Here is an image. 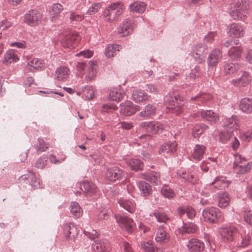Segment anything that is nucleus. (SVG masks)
Returning <instances> with one entry per match:
<instances>
[{"mask_svg": "<svg viewBox=\"0 0 252 252\" xmlns=\"http://www.w3.org/2000/svg\"><path fill=\"white\" fill-rule=\"evenodd\" d=\"M248 5L245 2L243 3L242 0H239L236 2L229 10V14L231 17L234 20H242L243 17L247 13Z\"/></svg>", "mask_w": 252, "mask_h": 252, "instance_id": "obj_1", "label": "nucleus"}, {"mask_svg": "<svg viewBox=\"0 0 252 252\" xmlns=\"http://www.w3.org/2000/svg\"><path fill=\"white\" fill-rule=\"evenodd\" d=\"M123 12V5L120 2L110 4L104 11L106 20L110 22L114 21Z\"/></svg>", "mask_w": 252, "mask_h": 252, "instance_id": "obj_2", "label": "nucleus"}, {"mask_svg": "<svg viewBox=\"0 0 252 252\" xmlns=\"http://www.w3.org/2000/svg\"><path fill=\"white\" fill-rule=\"evenodd\" d=\"M221 214L219 209L216 207L207 208L202 211V216L205 221L212 223L218 222Z\"/></svg>", "mask_w": 252, "mask_h": 252, "instance_id": "obj_3", "label": "nucleus"}, {"mask_svg": "<svg viewBox=\"0 0 252 252\" xmlns=\"http://www.w3.org/2000/svg\"><path fill=\"white\" fill-rule=\"evenodd\" d=\"M79 38L76 33L67 32L63 35L62 39V45L65 48H74L78 43Z\"/></svg>", "mask_w": 252, "mask_h": 252, "instance_id": "obj_4", "label": "nucleus"}, {"mask_svg": "<svg viewBox=\"0 0 252 252\" xmlns=\"http://www.w3.org/2000/svg\"><path fill=\"white\" fill-rule=\"evenodd\" d=\"M116 219L120 226L126 229L129 233H131L135 228V223L133 220L127 216L118 215Z\"/></svg>", "mask_w": 252, "mask_h": 252, "instance_id": "obj_5", "label": "nucleus"}, {"mask_svg": "<svg viewBox=\"0 0 252 252\" xmlns=\"http://www.w3.org/2000/svg\"><path fill=\"white\" fill-rule=\"evenodd\" d=\"M237 232V229L234 226L223 227L220 229L221 239L225 243L233 241Z\"/></svg>", "mask_w": 252, "mask_h": 252, "instance_id": "obj_6", "label": "nucleus"}, {"mask_svg": "<svg viewBox=\"0 0 252 252\" xmlns=\"http://www.w3.org/2000/svg\"><path fill=\"white\" fill-rule=\"evenodd\" d=\"M106 177L111 182L121 180L125 178V173L123 170L117 166H112L107 169Z\"/></svg>", "mask_w": 252, "mask_h": 252, "instance_id": "obj_7", "label": "nucleus"}, {"mask_svg": "<svg viewBox=\"0 0 252 252\" xmlns=\"http://www.w3.org/2000/svg\"><path fill=\"white\" fill-rule=\"evenodd\" d=\"M92 249L94 252H110L111 247L106 239H97L92 244Z\"/></svg>", "mask_w": 252, "mask_h": 252, "instance_id": "obj_8", "label": "nucleus"}, {"mask_svg": "<svg viewBox=\"0 0 252 252\" xmlns=\"http://www.w3.org/2000/svg\"><path fill=\"white\" fill-rule=\"evenodd\" d=\"M207 53V47L203 43L197 44L192 47L191 55L195 60L199 61L200 63L204 60L205 55Z\"/></svg>", "mask_w": 252, "mask_h": 252, "instance_id": "obj_9", "label": "nucleus"}, {"mask_svg": "<svg viewBox=\"0 0 252 252\" xmlns=\"http://www.w3.org/2000/svg\"><path fill=\"white\" fill-rule=\"evenodd\" d=\"M221 124L225 129L229 130V132H233L239 128L238 118L235 115L230 118L225 117L221 121Z\"/></svg>", "mask_w": 252, "mask_h": 252, "instance_id": "obj_10", "label": "nucleus"}, {"mask_svg": "<svg viewBox=\"0 0 252 252\" xmlns=\"http://www.w3.org/2000/svg\"><path fill=\"white\" fill-rule=\"evenodd\" d=\"M177 144L176 142H168L162 145L160 148L159 154L168 158L172 156L177 151Z\"/></svg>", "mask_w": 252, "mask_h": 252, "instance_id": "obj_11", "label": "nucleus"}, {"mask_svg": "<svg viewBox=\"0 0 252 252\" xmlns=\"http://www.w3.org/2000/svg\"><path fill=\"white\" fill-rule=\"evenodd\" d=\"M186 246L189 252H201L205 248L204 243L195 238L189 239Z\"/></svg>", "mask_w": 252, "mask_h": 252, "instance_id": "obj_12", "label": "nucleus"}, {"mask_svg": "<svg viewBox=\"0 0 252 252\" xmlns=\"http://www.w3.org/2000/svg\"><path fill=\"white\" fill-rule=\"evenodd\" d=\"M227 33L232 38L242 37L245 32L243 27L238 23H232L228 27Z\"/></svg>", "mask_w": 252, "mask_h": 252, "instance_id": "obj_13", "label": "nucleus"}, {"mask_svg": "<svg viewBox=\"0 0 252 252\" xmlns=\"http://www.w3.org/2000/svg\"><path fill=\"white\" fill-rule=\"evenodd\" d=\"M120 113L124 116H130L139 110V106L134 105L130 101H127L120 105Z\"/></svg>", "mask_w": 252, "mask_h": 252, "instance_id": "obj_14", "label": "nucleus"}, {"mask_svg": "<svg viewBox=\"0 0 252 252\" xmlns=\"http://www.w3.org/2000/svg\"><path fill=\"white\" fill-rule=\"evenodd\" d=\"M41 19V14L37 10H31L25 15V22L31 26H34Z\"/></svg>", "mask_w": 252, "mask_h": 252, "instance_id": "obj_15", "label": "nucleus"}, {"mask_svg": "<svg viewBox=\"0 0 252 252\" xmlns=\"http://www.w3.org/2000/svg\"><path fill=\"white\" fill-rule=\"evenodd\" d=\"M170 238V235L166 231L163 225H160L158 227L156 232L155 240L157 242L159 243H166L168 242Z\"/></svg>", "mask_w": 252, "mask_h": 252, "instance_id": "obj_16", "label": "nucleus"}, {"mask_svg": "<svg viewBox=\"0 0 252 252\" xmlns=\"http://www.w3.org/2000/svg\"><path fill=\"white\" fill-rule=\"evenodd\" d=\"M177 100V96H172L171 94L166 95L164 98L165 103L168 105L167 107L169 109H173L177 114H179L182 112V109L181 108L178 106Z\"/></svg>", "mask_w": 252, "mask_h": 252, "instance_id": "obj_17", "label": "nucleus"}, {"mask_svg": "<svg viewBox=\"0 0 252 252\" xmlns=\"http://www.w3.org/2000/svg\"><path fill=\"white\" fill-rule=\"evenodd\" d=\"M229 184V182L226 180L225 177L222 176L217 177L208 187L211 189H214L218 190H221L227 188Z\"/></svg>", "mask_w": 252, "mask_h": 252, "instance_id": "obj_18", "label": "nucleus"}, {"mask_svg": "<svg viewBox=\"0 0 252 252\" xmlns=\"http://www.w3.org/2000/svg\"><path fill=\"white\" fill-rule=\"evenodd\" d=\"M44 66V63L42 60L37 58H34L28 63L25 67L26 71L35 72L40 70Z\"/></svg>", "mask_w": 252, "mask_h": 252, "instance_id": "obj_19", "label": "nucleus"}, {"mask_svg": "<svg viewBox=\"0 0 252 252\" xmlns=\"http://www.w3.org/2000/svg\"><path fill=\"white\" fill-rule=\"evenodd\" d=\"M120 206L129 213H133L136 209V204L132 199L120 198L118 201Z\"/></svg>", "mask_w": 252, "mask_h": 252, "instance_id": "obj_20", "label": "nucleus"}, {"mask_svg": "<svg viewBox=\"0 0 252 252\" xmlns=\"http://www.w3.org/2000/svg\"><path fill=\"white\" fill-rule=\"evenodd\" d=\"M141 127L146 132L155 134L162 129L161 125L158 123L144 122L140 124Z\"/></svg>", "mask_w": 252, "mask_h": 252, "instance_id": "obj_21", "label": "nucleus"}, {"mask_svg": "<svg viewBox=\"0 0 252 252\" xmlns=\"http://www.w3.org/2000/svg\"><path fill=\"white\" fill-rule=\"evenodd\" d=\"M222 58V54L219 49L213 50L209 54L207 63L209 66H216Z\"/></svg>", "mask_w": 252, "mask_h": 252, "instance_id": "obj_22", "label": "nucleus"}, {"mask_svg": "<svg viewBox=\"0 0 252 252\" xmlns=\"http://www.w3.org/2000/svg\"><path fill=\"white\" fill-rule=\"evenodd\" d=\"M177 214L182 219L186 215L189 219H192L195 215V210L189 206H181L177 208Z\"/></svg>", "mask_w": 252, "mask_h": 252, "instance_id": "obj_23", "label": "nucleus"}, {"mask_svg": "<svg viewBox=\"0 0 252 252\" xmlns=\"http://www.w3.org/2000/svg\"><path fill=\"white\" fill-rule=\"evenodd\" d=\"M80 189L87 194L92 195L96 191V187L91 182L88 181H83L80 184Z\"/></svg>", "mask_w": 252, "mask_h": 252, "instance_id": "obj_24", "label": "nucleus"}, {"mask_svg": "<svg viewBox=\"0 0 252 252\" xmlns=\"http://www.w3.org/2000/svg\"><path fill=\"white\" fill-rule=\"evenodd\" d=\"M201 118L211 123H216L219 120L218 115L211 110H202L199 112Z\"/></svg>", "mask_w": 252, "mask_h": 252, "instance_id": "obj_25", "label": "nucleus"}, {"mask_svg": "<svg viewBox=\"0 0 252 252\" xmlns=\"http://www.w3.org/2000/svg\"><path fill=\"white\" fill-rule=\"evenodd\" d=\"M251 80V77L247 72L243 73L241 76L237 79H233L232 84L237 87L245 86L248 85Z\"/></svg>", "mask_w": 252, "mask_h": 252, "instance_id": "obj_26", "label": "nucleus"}, {"mask_svg": "<svg viewBox=\"0 0 252 252\" xmlns=\"http://www.w3.org/2000/svg\"><path fill=\"white\" fill-rule=\"evenodd\" d=\"M240 109L246 114L252 113V98H244L239 104Z\"/></svg>", "mask_w": 252, "mask_h": 252, "instance_id": "obj_27", "label": "nucleus"}, {"mask_svg": "<svg viewBox=\"0 0 252 252\" xmlns=\"http://www.w3.org/2000/svg\"><path fill=\"white\" fill-rule=\"evenodd\" d=\"M21 179L26 183L27 181L34 188H38L40 187L39 182L32 171H29L28 174L21 176Z\"/></svg>", "mask_w": 252, "mask_h": 252, "instance_id": "obj_28", "label": "nucleus"}, {"mask_svg": "<svg viewBox=\"0 0 252 252\" xmlns=\"http://www.w3.org/2000/svg\"><path fill=\"white\" fill-rule=\"evenodd\" d=\"M212 98V95L209 94L202 93L197 94L194 97H192L190 99L191 102L195 103L198 105H201L206 101Z\"/></svg>", "mask_w": 252, "mask_h": 252, "instance_id": "obj_29", "label": "nucleus"}, {"mask_svg": "<svg viewBox=\"0 0 252 252\" xmlns=\"http://www.w3.org/2000/svg\"><path fill=\"white\" fill-rule=\"evenodd\" d=\"M126 165L129 168L135 171L142 170L144 166L143 161L138 158H131L128 160L126 161Z\"/></svg>", "mask_w": 252, "mask_h": 252, "instance_id": "obj_30", "label": "nucleus"}, {"mask_svg": "<svg viewBox=\"0 0 252 252\" xmlns=\"http://www.w3.org/2000/svg\"><path fill=\"white\" fill-rule=\"evenodd\" d=\"M96 65L94 62L90 61L88 64V69L86 73L85 79L87 82L94 80L96 73Z\"/></svg>", "mask_w": 252, "mask_h": 252, "instance_id": "obj_31", "label": "nucleus"}, {"mask_svg": "<svg viewBox=\"0 0 252 252\" xmlns=\"http://www.w3.org/2000/svg\"><path fill=\"white\" fill-rule=\"evenodd\" d=\"M205 147L203 145L196 144L191 153V157L195 160H200L204 155Z\"/></svg>", "mask_w": 252, "mask_h": 252, "instance_id": "obj_32", "label": "nucleus"}, {"mask_svg": "<svg viewBox=\"0 0 252 252\" xmlns=\"http://www.w3.org/2000/svg\"><path fill=\"white\" fill-rule=\"evenodd\" d=\"M197 230V226L192 222L184 223L181 228H179V232L182 234L194 233Z\"/></svg>", "mask_w": 252, "mask_h": 252, "instance_id": "obj_33", "label": "nucleus"}, {"mask_svg": "<svg viewBox=\"0 0 252 252\" xmlns=\"http://www.w3.org/2000/svg\"><path fill=\"white\" fill-rule=\"evenodd\" d=\"M133 28L132 22L129 19H126L123 23L119 33L122 36H127L132 32Z\"/></svg>", "mask_w": 252, "mask_h": 252, "instance_id": "obj_34", "label": "nucleus"}, {"mask_svg": "<svg viewBox=\"0 0 252 252\" xmlns=\"http://www.w3.org/2000/svg\"><path fill=\"white\" fill-rule=\"evenodd\" d=\"M233 166L237 173L243 174L251 170L252 167V162H245L240 164H234Z\"/></svg>", "mask_w": 252, "mask_h": 252, "instance_id": "obj_35", "label": "nucleus"}, {"mask_svg": "<svg viewBox=\"0 0 252 252\" xmlns=\"http://www.w3.org/2000/svg\"><path fill=\"white\" fill-rule=\"evenodd\" d=\"M145 179L153 185H158L160 183V177L158 173L152 171L145 175Z\"/></svg>", "mask_w": 252, "mask_h": 252, "instance_id": "obj_36", "label": "nucleus"}, {"mask_svg": "<svg viewBox=\"0 0 252 252\" xmlns=\"http://www.w3.org/2000/svg\"><path fill=\"white\" fill-rule=\"evenodd\" d=\"M19 59L14 50H9L5 53L2 62L4 64H9L12 62H16Z\"/></svg>", "mask_w": 252, "mask_h": 252, "instance_id": "obj_37", "label": "nucleus"}, {"mask_svg": "<svg viewBox=\"0 0 252 252\" xmlns=\"http://www.w3.org/2000/svg\"><path fill=\"white\" fill-rule=\"evenodd\" d=\"M218 195V206L220 208L227 207L230 202V197L227 192H219Z\"/></svg>", "mask_w": 252, "mask_h": 252, "instance_id": "obj_38", "label": "nucleus"}, {"mask_svg": "<svg viewBox=\"0 0 252 252\" xmlns=\"http://www.w3.org/2000/svg\"><path fill=\"white\" fill-rule=\"evenodd\" d=\"M125 92L117 88L111 90L109 93V98L113 101H120L124 98Z\"/></svg>", "mask_w": 252, "mask_h": 252, "instance_id": "obj_39", "label": "nucleus"}, {"mask_svg": "<svg viewBox=\"0 0 252 252\" xmlns=\"http://www.w3.org/2000/svg\"><path fill=\"white\" fill-rule=\"evenodd\" d=\"M69 73V69L66 67H60L56 71V78L59 81H64L68 77Z\"/></svg>", "mask_w": 252, "mask_h": 252, "instance_id": "obj_40", "label": "nucleus"}, {"mask_svg": "<svg viewBox=\"0 0 252 252\" xmlns=\"http://www.w3.org/2000/svg\"><path fill=\"white\" fill-rule=\"evenodd\" d=\"M156 107L154 105L149 104L145 106L143 110L139 113L142 117H151L156 113Z\"/></svg>", "mask_w": 252, "mask_h": 252, "instance_id": "obj_41", "label": "nucleus"}, {"mask_svg": "<svg viewBox=\"0 0 252 252\" xmlns=\"http://www.w3.org/2000/svg\"><path fill=\"white\" fill-rule=\"evenodd\" d=\"M120 49L121 47L118 44H109L105 48V54L108 58H111L116 55Z\"/></svg>", "mask_w": 252, "mask_h": 252, "instance_id": "obj_42", "label": "nucleus"}, {"mask_svg": "<svg viewBox=\"0 0 252 252\" xmlns=\"http://www.w3.org/2000/svg\"><path fill=\"white\" fill-rule=\"evenodd\" d=\"M132 98L136 102H140L148 99V95L142 90H136L133 92Z\"/></svg>", "mask_w": 252, "mask_h": 252, "instance_id": "obj_43", "label": "nucleus"}, {"mask_svg": "<svg viewBox=\"0 0 252 252\" xmlns=\"http://www.w3.org/2000/svg\"><path fill=\"white\" fill-rule=\"evenodd\" d=\"M146 7V4L142 1H136L129 5L130 10L133 12L143 13Z\"/></svg>", "mask_w": 252, "mask_h": 252, "instance_id": "obj_44", "label": "nucleus"}, {"mask_svg": "<svg viewBox=\"0 0 252 252\" xmlns=\"http://www.w3.org/2000/svg\"><path fill=\"white\" fill-rule=\"evenodd\" d=\"M208 128V126L203 123L196 125L192 129V136L194 138H198L203 132Z\"/></svg>", "mask_w": 252, "mask_h": 252, "instance_id": "obj_45", "label": "nucleus"}, {"mask_svg": "<svg viewBox=\"0 0 252 252\" xmlns=\"http://www.w3.org/2000/svg\"><path fill=\"white\" fill-rule=\"evenodd\" d=\"M138 187L143 196H148L151 192V186L147 182L141 181L138 183Z\"/></svg>", "mask_w": 252, "mask_h": 252, "instance_id": "obj_46", "label": "nucleus"}, {"mask_svg": "<svg viewBox=\"0 0 252 252\" xmlns=\"http://www.w3.org/2000/svg\"><path fill=\"white\" fill-rule=\"evenodd\" d=\"M70 209L71 214L76 218L80 217L83 211L79 204L76 202H72L70 206Z\"/></svg>", "mask_w": 252, "mask_h": 252, "instance_id": "obj_47", "label": "nucleus"}, {"mask_svg": "<svg viewBox=\"0 0 252 252\" xmlns=\"http://www.w3.org/2000/svg\"><path fill=\"white\" fill-rule=\"evenodd\" d=\"M150 216H154L157 221L160 223H166L169 220L165 213L159 211H155L150 214Z\"/></svg>", "mask_w": 252, "mask_h": 252, "instance_id": "obj_48", "label": "nucleus"}, {"mask_svg": "<svg viewBox=\"0 0 252 252\" xmlns=\"http://www.w3.org/2000/svg\"><path fill=\"white\" fill-rule=\"evenodd\" d=\"M160 191L164 197L167 198L169 199L173 198L175 195L174 190L168 186L166 185L163 186L161 189Z\"/></svg>", "mask_w": 252, "mask_h": 252, "instance_id": "obj_49", "label": "nucleus"}, {"mask_svg": "<svg viewBox=\"0 0 252 252\" xmlns=\"http://www.w3.org/2000/svg\"><path fill=\"white\" fill-rule=\"evenodd\" d=\"M242 54V50L239 47H232L228 52V56L233 60H238Z\"/></svg>", "mask_w": 252, "mask_h": 252, "instance_id": "obj_50", "label": "nucleus"}, {"mask_svg": "<svg viewBox=\"0 0 252 252\" xmlns=\"http://www.w3.org/2000/svg\"><path fill=\"white\" fill-rule=\"evenodd\" d=\"M238 69V65L230 61L224 62V71L226 74L234 73Z\"/></svg>", "mask_w": 252, "mask_h": 252, "instance_id": "obj_51", "label": "nucleus"}, {"mask_svg": "<svg viewBox=\"0 0 252 252\" xmlns=\"http://www.w3.org/2000/svg\"><path fill=\"white\" fill-rule=\"evenodd\" d=\"M67 232L65 234L66 238H74L78 234L77 228L73 224H69L66 226Z\"/></svg>", "mask_w": 252, "mask_h": 252, "instance_id": "obj_52", "label": "nucleus"}, {"mask_svg": "<svg viewBox=\"0 0 252 252\" xmlns=\"http://www.w3.org/2000/svg\"><path fill=\"white\" fill-rule=\"evenodd\" d=\"M82 91L83 92V95L87 100H91L94 97V91L92 86L82 87Z\"/></svg>", "mask_w": 252, "mask_h": 252, "instance_id": "obj_53", "label": "nucleus"}, {"mask_svg": "<svg viewBox=\"0 0 252 252\" xmlns=\"http://www.w3.org/2000/svg\"><path fill=\"white\" fill-rule=\"evenodd\" d=\"M199 70L200 69L199 67L196 66L193 69L191 70V71L189 74V75L187 76V81L189 82L190 84H191L196 77H199L200 75Z\"/></svg>", "mask_w": 252, "mask_h": 252, "instance_id": "obj_54", "label": "nucleus"}, {"mask_svg": "<svg viewBox=\"0 0 252 252\" xmlns=\"http://www.w3.org/2000/svg\"><path fill=\"white\" fill-rule=\"evenodd\" d=\"M102 6L101 2H94L89 7L86 13L90 15H93L96 13Z\"/></svg>", "mask_w": 252, "mask_h": 252, "instance_id": "obj_55", "label": "nucleus"}, {"mask_svg": "<svg viewBox=\"0 0 252 252\" xmlns=\"http://www.w3.org/2000/svg\"><path fill=\"white\" fill-rule=\"evenodd\" d=\"M244 221L252 226V211L249 208H245L243 212Z\"/></svg>", "mask_w": 252, "mask_h": 252, "instance_id": "obj_56", "label": "nucleus"}, {"mask_svg": "<svg viewBox=\"0 0 252 252\" xmlns=\"http://www.w3.org/2000/svg\"><path fill=\"white\" fill-rule=\"evenodd\" d=\"M232 133L233 132H229V130L224 129V131H222L220 133V141L222 143L226 142L231 138H232Z\"/></svg>", "mask_w": 252, "mask_h": 252, "instance_id": "obj_57", "label": "nucleus"}, {"mask_svg": "<svg viewBox=\"0 0 252 252\" xmlns=\"http://www.w3.org/2000/svg\"><path fill=\"white\" fill-rule=\"evenodd\" d=\"M36 150L38 152H43L49 148V144L45 143L42 139H38V143L36 147Z\"/></svg>", "mask_w": 252, "mask_h": 252, "instance_id": "obj_58", "label": "nucleus"}, {"mask_svg": "<svg viewBox=\"0 0 252 252\" xmlns=\"http://www.w3.org/2000/svg\"><path fill=\"white\" fill-rule=\"evenodd\" d=\"M141 247L146 252H155L154 243L152 241L143 242L141 244Z\"/></svg>", "mask_w": 252, "mask_h": 252, "instance_id": "obj_59", "label": "nucleus"}, {"mask_svg": "<svg viewBox=\"0 0 252 252\" xmlns=\"http://www.w3.org/2000/svg\"><path fill=\"white\" fill-rule=\"evenodd\" d=\"M47 157L43 155L38 159L35 164V166L38 168L42 169L46 165L47 161Z\"/></svg>", "mask_w": 252, "mask_h": 252, "instance_id": "obj_60", "label": "nucleus"}, {"mask_svg": "<svg viewBox=\"0 0 252 252\" xmlns=\"http://www.w3.org/2000/svg\"><path fill=\"white\" fill-rule=\"evenodd\" d=\"M63 6L59 3H55L52 6V14L53 15V17L58 15L63 10Z\"/></svg>", "mask_w": 252, "mask_h": 252, "instance_id": "obj_61", "label": "nucleus"}, {"mask_svg": "<svg viewBox=\"0 0 252 252\" xmlns=\"http://www.w3.org/2000/svg\"><path fill=\"white\" fill-rule=\"evenodd\" d=\"M84 15L76 12H71L70 14L69 19L72 22L81 21L84 19Z\"/></svg>", "mask_w": 252, "mask_h": 252, "instance_id": "obj_62", "label": "nucleus"}, {"mask_svg": "<svg viewBox=\"0 0 252 252\" xmlns=\"http://www.w3.org/2000/svg\"><path fill=\"white\" fill-rule=\"evenodd\" d=\"M181 178L186 181L190 182L191 184H194L196 181V178L192 174H189L186 173H182V175H180Z\"/></svg>", "mask_w": 252, "mask_h": 252, "instance_id": "obj_63", "label": "nucleus"}, {"mask_svg": "<svg viewBox=\"0 0 252 252\" xmlns=\"http://www.w3.org/2000/svg\"><path fill=\"white\" fill-rule=\"evenodd\" d=\"M121 249L124 252H134L131 245L125 240L122 241Z\"/></svg>", "mask_w": 252, "mask_h": 252, "instance_id": "obj_64", "label": "nucleus"}]
</instances>
